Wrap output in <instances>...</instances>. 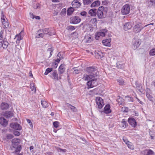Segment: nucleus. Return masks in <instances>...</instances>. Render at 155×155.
I'll use <instances>...</instances> for the list:
<instances>
[{"label": "nucleus", "mask_w": 155, "mask_h": 155, "mask_svg": "<svg viewBox=\"0 0 155 155\" xmlns=\"http://www.w3.org/2000/svg\"><path fill=\"white\" fill-rule=\"evenodd\" d=\"M97 75L96 74H94L93 75L85 74L83 75L82 79L84 81H87V85L88 87V88H92L97 85Z\"/></svg>", "instance_id": "f257e3e1"}, {"label": "nucleus", "mask_w": 155, "mask_h": 155, "mask_svg": "<svg viewBox=\"0 0 155 155\" xmlns=\"http://www.w3.org/2000/svg\"><path fill=\"white\" fill-rule=\"evenodd\" d=\"M95 101L98 108L101 109L104 105V101L100 97H97L95 98Z\"/></svg>", "instance_id": "f03ea898"}, {"label": "nucleus", "mask_w": 155, "mask_h": 155, "mask_svg": "<svg viewBox=\"0 0 155 155\" xmlns=\"http://www.w3.org/2000/svg\"><path fill=\"white\" fill-rule=\"evenodd\" d=\"M1 22L4 28H8L9 27V23L6 18V16L4 14L3 12L2 13L1 17Z\"/></svg>", "instance_id": "7ed1b4c3"}, {"label": "nucleus", "mask_w": 155, "mask_h": 155, "mask_svg": "<svg viewBox=\"0 0 155 155\" xmlns=\"http://www.w3.org/2000/svg\"><path fill=\"white\" fill-rule=\"evenodd\" d=\"M130 7L128 4H126L124 5L121 9V13L123 15L128 14L130 12Z\"/></svg>", "instance_id": "20e7f679"}, {"label": "nucleus", "mask_w": 155, "mask_h": 155, "mask_svg": "<svg viewBox=\"0 0 155 155\" xmlns=\"http://www.w3.org/2000/svg\"><path fill=\"white\" fill-rule=\"evenodd\" d=\"M85 71L88 74V75H93L96 74L97 75L96 68L93 67H87L85 69Z\"/></svg>", "instance_id": "39448f33"}, {"label": "nucleus", "mask_w": 155, "mask_h": 155, "mask_svg": "<svg viewBox=\"0 0 155 155\" xmlns=\"http://www.w3.org/2000/svg\"><path fill=\"white\" fill-rule=\"evenodd\" d=\"M107 31L106 29H103L100 31L96 33L95 34V38L96 40H98L100 37H104Z\"/></svg>", "instance_id": "423d86ee"}, {"label": "nucleus", "mask_w": 155, "mask_h": 155, "mask_svg": "<svg viewBox=\"0 0 155 155\" xmlns=\"http://www.w3.org/2000/svg\"><path fill=\"white\" fill-rule=\"evenodd\" d=\"M104 7L103 6L100 7L97 11V15L99 19H102L104 18L103 11Z\"/></svg>", "instance_id": "0eeeda50"}, {"label": "nucleus", "mask_w": 155, "mask_h": 155, "mask_svg": "<svg viewBox=\"0 0 155 155\" xmlns=\"http://www.w3.org/2000/svg\"><path fill=\"white\" fill-rule=\"evenodd\" d=\"M143 27H142L141 23L136 24L134 26L133 28V31L135 33H137L140 32L143 28Z\"/></svg>", "instance_id": "6e6552de"}, {"label": "nucleus", "mask_w": 155, "mask_h": 155, "mask_svg": "<svg viewBox=\"0 0 155 155\" xmlns=\"http://www.w3.org/2000/svg\"><path fill=\"white\" fill-rule=\"evenodd\" d=\"M81 21L80 18L78 16H74L71 18L70 19V23L72 24H76L79 23Z\"/></svg>", "instance_id": "1a4fd4ad"}, {"label": "nucleus", "mask_w": 155, "mask_h": 155, "mask_svg": "<svg viewBox=\"0 0 155 155\" xmlns=\"http://www.w3.org/2000/svg\"><path fill=\"white\" fill-rule=\"evenodd\" d=\"M10 126L12 128L16 130H21L22 129L21 127L17 123H12L10 124Z\"/></svg>", "instance_id": "9d476101"}, {"label": "nucleus", "mask_w": 155, "mask_h": 155, "mask_svg": "<svg viewBox=\"0 0 155 155\" xmlns=\"http://www.w3.org/2000/svg\"><path fill=\"white\" fill-rule=\"evenodd\" d=\"M97 22V18H92L90 21V24L92 28H96Z\"/></svg>", "instance_id": "9b49d317"}, {"label": "nucleus", "mask_w": 155, "mask_h": 155, "mask_svg": "<svg viewBox=\"0 0 155 155\" xmlns=\"http://www.w3.org/2000/svg\"><path fill=\"white\" fill-rule=\"evenodd\" d=\"M8 43L6 41L3 39H0V48L6 49L8 45Z\"/></svg>", "instance_id": "f8f14e48"}, {"label": "nucleus", "mask_w": 155, "mask_h": 155, "mask_svg": "<svg viewBox=\"0 0 155 155\" xmlns=\"http://www.w3.org/2000/svg\"><path fill=\"white\" fill-rule=\"evenodd\" d=\"M129 124L132 127H135L137 126V122L135 119L133 117L130 118L128 119Z\"/></svg>", "instance_id": "ddd939ff"}, {"label": "nucleus", "mask_w": 155, "mask_h": 155, "mask_svg": "<svg viewBox=\"0 0 155 155\" xmlns=\"http://www.w3.org/2000/svg\"><path fill=\"white\" fill-rule=\"evenodd\" d=\"M20 140L18 138H15L12 140V146L14 148H16L17 146L19 145Z\"/></svg>", "instance_id": "4468645a"}, {"label": "nucleus", "mask_w": 155, "mask_h": 155, "mask_svg": "<svg viewBox=\"0 0 155 155\" xmlns=\"http://www.w3.org/2000/svg\"><path fill=\"white\" fill-rule=\"evenodd\" d=\"M93 39V38L91 35L87 34L85 35L84 40V42L89 43L91 42Z\"/></svg>", "instance_id": "2eb2a0df"}, {"label": "nucleus", "mask_w": 155, "mask_h": 155, "mask_svg": "<svg viewBox=\"0 0 155 155\" xmlns=\"http://www.w3.org/2000/svg\"><path fill=\"white\" fill-rule=\"evenodd\" d=\"M71 5L74 8H78L80 6L81 3L77 0H74L71 3Z\"/></svg>", "instance_id": "dca6fc26"}, {"label": "nucleus", "mask_w": 155, "mask_h": 155, "mask_svg": "<svg viewBox=\"0 0 155 155\" xmlns=\"http://www.w3.org/2000/svg\"><path fill=\"white\" fill-rule=\"evenodd\" d=\"M0 124L2 126L5 127L8 124V121L4 118L2 117H0Z\"/></svg>", "instance_id": "f3484780"}, {"label": "nucleus", "mask_w": 155, "mask_h": 155, "mask_svg": "<svg viewBox=\"0 0 155 155\" xmlns=\"http://www.w3.org/2000/svg\"><path fill=\"white\" fill-rule=\"evenodd\" d=\"M103 112L106 114H109L111 112L110 106L109 104L106 105L104 107Z\"/></svg>", "instance_id": "a211bd4d"}, {"label": "nucleus", "mask_w": 155, "mask_h": 155, "mask_svg": "<svg viewBox=\"0 0 155 155\" xmlns=\"http://www.w3.org/2000/svg\"><path fill=\"white\" fill-rule=\"evenodd\" d=\"M97 10L96 8H92L89 10L88 13L90 16L94 17L97 15Z\"/></svg>", "instance_id": "6ab92c4d"}, {"label": "nucleus", "mask_w": 155, "mask_h": 155, "mask_svg": "<svg viewBox=\"0 0 155 155\" xmlns=\"http://www.w3.org/2000/svg\"><path fill=\"white\" fill-rule=\"evenodd\" d=\"M150 91V90L149 89H147L146 91V96L149 100L150 101L153 102V101L154 100V99L153 96L151 95L148 92V91Z\"/></svg>", "instance_id": "aec40b11"}, {"label": "nucleus", "mask_w": 155, "mask_h": 155, "mask_svg": "<svg viewBox=\"0 0 155 155\" xmlns=\"http://www.w3.org/2000/svg\"><path fill=\"white\" fill-rule=\"evenodd\" d=\"M40 31H42L43 34H44V35L47 34H48L49 36L51 35V34L50 32V31L49 30V29L48 28H45L42 30H40L38 31L39 32Z\"/></svg>", "instance_id": "412c9836"}, {"label": "nucleus", "mask_w": 155, "mask_h": 155, "mask_svg": "<svg viewBox=\"0 0 155 155\" xmlns=\"http://www.w3.org/2000/svg\"><path fill=\"white\" fill-rule=\"evenodd\" d=\"M111 41L110 39H108L103 40L102 42L104 45L107 46H110Z\"/></svg>", "instance_id": "4be33fe9"}, {"label": "nucleus", "mask_w": 155, "mask_h": 155, "mask_svg": "<svg viewBox=\"0 0 155 155\" xmlns=\"http://www.w3.org/2000/svg\"><path fill=\"white\" fill-rule=\"evenodd\" d=\"M132 27L131 23L130 22L126 23L124 26V29L125 31H127L130 29Z\"/></svg>", "instance_id": "5701e85b"}, {"label": "nucleus", "mask_w": 155, "mask_h": 155, "mask_svg": "<svg viewBox=\"0 0 155 155\" xmlns=\"http://www.w3.org/2000/svg\"><path fill=\"white\" fill-rule=\"evenodd\" d=\"M9 104L6 103L2 102L1 104V108L2 110H6L8 108Z\"/></svg>", "instance_id": "b1692460"}, {"label": "nucleus", "mask_w": 155, "mask_h": 155, "mask_svg": "<svg viewBox=\"0 0 155 155\" xmlns=\"http://www.w3.org/2000/svg\"><path fill=\"white\" fill-rule=\"evenodd\" d=\"M100 2L99 0H97L92 3L91 5V8L98 7L100 5Z\"/></svg>", "instance_id": "393cba45"}, {"label": "nucleus", "mask_w": 155, "mask_h": 155, "mask_svg": "<svg viewBox=\"0 0 155 155\" xmlns=\"http://www.w3.org/2000/svg\"><path fill=\"white\" fill-rule=\"evenodd\" d=\"M4 115L6 118H9L13 117V114L12 111H8L5 112Z\"/></svg>", "instance_id": "a878e982"}, {"label": "nucleus", "mask_w": 155, "mask_h": 155, "mask_svg": "<svg viewBox=\"0 0 155 155\" xmlns=\"http://www.w3.org/2000/svg\"><path fill=\"white\" fill-rule=\"evenodd\" d=\"M58 70L60 74H63L65 70L64 65V64H61L59 66Z\"/></svg>", "instance_id": "bb28decb"}, {"label": "nucleus", "mask_w": 155, "mask_h": 155, "mask_svg": "<svg viewBox=\"0 0 155 155\" xmlns=\"http://www.w3.org/2000/svg\"><path fill=\"white\" fill-rule=\"evenodd\" d=\"M52 78L55 81H58V74L56 72L54 71L52 74Z\"/></svg>", "instance_id": "cd10ccee"}, {"label": "nucleus", "mask_w": 155, "mask_h": 155, "mask_svg": "<svg viewBox=\"0 0 155 155\" xmlns=\"http://www.w3.org/2000/svg\"><path fill=\"white\" fill-rule=\"evenodd\" d=\"M74 11V8L73 7H70L69 8L67 11V14L68 15H71Z\"/></svg>", "instance_id": "c85d7f7f"}, {"label": "nucleus", "mask_w": 155, "mask_h": 155, "mask_svg": "<svg viewBox=\"0 0 155 155\" xmlns=\"http://www.w3.org/2000/svg\"><path fill=\"white\" fill-rule=\"evenodd\" d=\"M41 104L43 107L45 108L48 106V102L44 100L41 101Z\"/></svg>", "instance_id": "c756f323"}, {"label": "nucleus", "mask_w": 155, "mask_h": 155, "mask_svg": "<svg viewBox=\"0 0 155 155\" xmlns=\"http://www.w3.org/2000/svg\"><path fill=\"white\" fill-rule=\"evenodd\" d=\"M117 101L119 105L123 104L124 103V100L122 97H119L117 99Z\"/></svg>", "instance_id": "7c9ffc66"}, {"label": "nucleus", "mask_w": 155, "mask_h": 155, "mask_svg": "<svg viewBox=\"0 0 155 155\" xmlns=\"http://www.w3.org/2000/svg\"><path fill=\"white\" fill-rule=\"evenodd\" d=\"M96 57L97 59H101L104 56L103 54L101 52L97 53L95 54Z\"/></svg>", "instance_id": "2f4dec72"}, {"label": "nucleus", "mask_w": 155, "mask_h": 155, "mask_svg": "<svg viewBox=\"0 0 155 155\" xmlns=\"http://www.w3.org/2000/svg\"><path fill=\"white\" fill-rule=\"evenodd\" d=\"M121 127L123 128H125L127 125V123L126 121H125L124 119H123L122 121L121 122Z\"/></svg>", "instance_id": "473e14b6"}, {"label": "nucleus", "mask_w": 155, "mask_h": 155, "mask_svg": "<svg viewBox=\"0 0 155 155\" xmlns=\"http://www.w3.org/2000/svg\"><path fill=\"white\" fill-rule=\"evenodd\" d=\"M94 0H83V3L84 5H88L91 3Z\"/></svg>", "instance_id": "72a5a7b5"}, {"label": "nucleus", "mask_w": 155, "mask_h": 155, "mask_svg": "<svg viewBox=\"0 0 155 155\" xmlns=\"http://www.w3.org/2000/svg\"><path fill=\"white\" fill-rule=\"evenodd\" d=\"M16 149L15 150V153L19 152H20L21 149V145H18L17 146L16 148H15Z\"/></svg>", "instance_id": "f704fd0d"}, {"label": "nucleus", "mask_w": 155, "mask_h": 155, "mask_svg": "<svg viewBox=\"0 0 155 155\" xmlns=\"http://www.w3.org/2000/svg\"><path fill=\"white\" fill-rule=\"evenodd\" d=\"M117 81L120 85H123L124 83V80L123 79L121 78H120L117 80Z\"/></svg>", "instance_id": "c9c22d12"}, {"label": "nucleus", "mask_w": 155, "mask_h": 155, "mask_svg": "<svg viewBox=\"0 0 155 155\" xmlns=\"http://www.w3.org/2000/svg\"><path fill=\"white\" fill-rule=\"evenodd\" d=\"M128 143L127 144L128 147L131 150H134V147L133 143L130 142Z\"/></svg>", "instance_id": "e433bc0d"}, {"label": "nucleus", "mask_w": 155, "mask_h": 155, "mask_svg": "<svg viewBox=\"0 0 155 155\" xmlns=\"http://www.w3.org/2000/svg\"><path fill=\"white\" fill-rule=\"evenodd\" d=\"M60 123L58 121H54L53 122V125L55 128H57L59 126Z\"/></svg>", "instance_id": "4c0bfd02"}, {"label": "nucleus", "mask_w": 155, "mask_h": 155, "mask_svg": "<svg viewBox=\"0 0 155 155\" xmlns=\"http://www.w3.org/2000/svg\"><path fill=\"white\" fill-rule=\"evenodd\" d=\"M149 54L150 56L155 55V48L151 49L149 51Z\"/></svg>", "instance_id": "58836bf2"}, {"label": "nucleus", "mask_w": 155, "mask_h": 155, "mask_svg": "<svg viewBox=\"0 0 155 155\" xmlns=\"http://www.w3.org/2000/svg\"><path fill=\"white\" fill-rule=\"evenodd\" d=\"M52 70V68H47L45 70V71L44 73V74L45 75H47L48 74L51 72Z\"/></svg>", "instance_id": "ea45409f"}, {"label": "nucleus", "mask_w": 155, "mask_h": 155, "mask_svg": "<svg viewBox=\"0 0 155 155\" xmlns=\"http://www.w3.org/2000/svg\"><path fill=\"white\" fill-rule=\"evenodd\" d=\"M15 38H17L18 41H20L22 39L21 35V33H19L18 34L16 35L15 36Z\"/></svg>", "instance_id": "a19ab883"}, {"label": "nucleus", "mask_w": 155, "mask_h": 155, "mask_svg": "<svg viewBox=\"0 0 155 155\" xmlns=\"http://www.w3.org/2000/svg\"><path fill=\"white\" fill-rule=\"evenodd\" d=\"M121 111L124 113L127 112L128 111V108L125 107H123L121 108Z\"/></svg>", "instance_id": "79ce46f5"}, {"label": "nucleus", "mask_w": 155, "mask_h": 155, "mask_svg": "<svg viewBox=\"0 0 155 155\" xmlns=\"http://www.w3.org/2000/svg\"><path fill=\"white\" fill-rule=\"evenodd\" d=\"M66 12V8L63 9L61 12V14L63 15H65Z\"/></svg>", "instance_id": "37998d69"}, {"label": "nucleus", "mask_w": 155, "mask_h": 155, "mask_svg": "<svg viewBox=\"0 0 155 155\" xmlns=\"http://www.w3.org/2000/svg\"><path fill=\"white\" fill-rule=\"evenodd\" d=\"M13 134L16 136H18L21 134L18 131H14Z\"/></svg>", "instance_id": "c03bdc74"}, {"label": "nucleus", "mask_w": 155, "mask_h": 155, "mask_svg": "<svg viewBox=\"0 0 155 155\" xmlns=\"http://www.w3.org/2000/svg\"><path fill=\"white\" fill-rule=\"evenodd\" d=\"M26 120H27L28 123L29 124L30 126L31 127H33V126L32 123L31 122V120L28 119H27Z\"/></svg>", "instance_id": "a18cd8bd"}, {"label": "nucleus", "mask_w": 155, "mask_h": 155, "mask_svg": "<svg viewBox=\"0 0 155 155\" xmlns=\"http://www.w3.org/2000/svg\"><path fill=\"white\" fill-rule=\"evenodd\" d=\"M71 106L70 108L71 110H72L74 112H76L77 111V109L75 107L73 106L70 105Z\"/></svg>", "instance_id": "49530a36"}, {"label": "nucleus", "mask_w": 155, "mask_h": 155, "mask_svg": "<svg viewBox=\"0 0 155 155\" xmlns=\"http://www.w3.org/2000/svg\"><path fill=\"white\" fill-rule=\"evenodd\" d=\"M31 16V17L33 19H34L35 18L36 19L38 20H39L40 19V17L39 16H36L35 17L34 15L33 14H32Z\"/></svg>", "instance_id": "de8ad7c7"}, {"label": "nucleus", "mask_w": 155, "mask_h": 155, "mask_svg": "<svg viewBox=\"0 0 155 155\" xmlns=\"http://www.w3.org/2000/svg\"><path fill=\"white\" fill-rule=\"evenodd\" d=\"M80 14L82 16L86 17L87 15V12L85 11H83L81 12Z\"/></svg>", "instance_id": "09e8293b"}, {"label": "nucleus", "mask_w": 155, "mask_h": 155, "mask_svg": "<svg viewBox=\"0 0 155 155\" xmlns=\"http://www.w3.org/2000/svg\"><path fill=\"white\" fill-rule=\"evenodd\" d=\"M14 137V136L12 134H8L7 135V137L8 139H10Z\"/></svg>", "instance_id": "8fccbe9b"}, {"label": "nucleus", "mask_w": 155, "mask_h": 155, "mask_svg": "<svg viewBox=\"0 0 155 155\" xmlns=\"http://www.w3.org/2000/svg\"><path fill=\"white\" fill-rule=\"evenodd\" d=\"M30 86V88L31 89L32 91H33L34 90L35 91H36V88L35 87L33 84H31Z\"/></svg>", "instance_id": "3c124183"}, {"label": "nucleus", "mask_w": 155, "mask_h": 155, "mask_svg": "<svg viewBox=\"0 0 155 155\" xmlns=\"http://www.w3.org/2000/svg\"><path fill=\"white\" fill-rule=\"evenodd\" d=\"M123 141L127 145L128 143H129L130 141H129L127 139H126V138L124 137H123Z\"/></svg>", "instance_id": "603ef678"}, {"label": "nucleus", "mask_w": 155, "mask_h": 155, "mask_svg": "<svg viewBox=\"0 0 155 155\" xmlns=\"http://www.w3.org/2000/svg\"><path fill=\"white\" fill-rule=\"evenodd\" d=\"M44 34L42 33L39 34L38 35H37V38H39L40 37L43 38L44 36Z\"/></svg>", "instance_id": "864d4df0"}, {"label": "nucleus", "mask_w": 155, "mask_h": 155, "mask_svg": "<svg viewBox=\"0 0 155 155\" xmlns=\"http://www.w3.org/2000/svg\"><path fill=\"white\" fill-rule=\"evenodd\" d=\"M53 50L52 47L51 48H49L48 50V51H50L51 56L52 55L51 53L53 52Z\"/></svg>", "instance_id": "5fc2aeb1"}, {"label": "nucleus", "mask_w": 155, "mask_h": 155, "mask_svg": "<svg viewBox=\"0 0 155 155\" xmlns=\"http://www.w3.org/2000/svg\"><path fill=\"white\" fill-rule=\"evenodd\" d=\"M80 70L78 69L75 70L73 71V74H79Z\"/></svg>", "instance_id": "6e6d98bb"}, {"label": "nucleus", "mask_w": 155, "mask_h": 155, "mask_svg": "<svg viewBox=\"0 0 155 155\" xmlns=\"http://www.w3.org/2000/svg\"><path fill=\"white\" fill-rule=\"evenodd\" d=\"M52 65L55 68H57L58 64L54 62L52 63Z\"/></svg>", "instance_id": "4d7b16f0"}, {"label": "nucleus", "mask_w": 155, "mask_h": 155, "mask_svg": "<svg viewBox=\"0 0 155 155\" xmlns=\"http://www.w3.org/2000/svg\"><path fill=\"white\" fill-rule=\"evenodd\" d=\"M69 29L71 30L72 31L75 29V28L74 26L71 25L69 26Z\"/></svg>", "instance_id": "13d9d810"}, {"label": "nucleus", "mask_w": 155, "mask_h": 155, "mask_svg": "<svg viewBox=\"0 0 155 155\" xmlns=\"http://www.w3.org/2000/svg\"><path fill=\"white\" fill-rule=\"evenodd\" d=\"M102 4L103 5H106L108 4V2L107 1L104 0V1H102Z\"/></svg>", "instance_id": "bf43d9fd"}, {"label": "nucleus", "mask_w": 155, "mask_h": 155, "mask_svg": "<svg viewBox=\"0 0 155 155\" xmlns=\"http://www.w3.org/2000/svg\"><path fill=\"white\" fill-rule=\"evenodd\" d=\"M136 99L140 103V104H143V103L142 102V101H141L138 98L136 97Z\"/></svg>", "instance_id": "052dcab7"}, {"label": "nucleus", "mask_w": 155, "mask_h": 155, "mask_svg": "<svg viewBox=\"0 0 155 155\" xmlns=\"http://www.w3.org/2000/svg\"><path fill=\"white\" fill-rule=\"evenodd\" d=\"M2 32L1 31L0 32V39H3V38H2Z\"/></svg>", "instance_id": "680f3d73"}, {"label": "nucleus", "mask_w": 155, "mask_h": 155, "mask_svg": "<svg viewBox=\"0 0 155 155\" xmlns=\"http://www.w3.org/2000/svg\"><path fill=\"white\" fill-rule=\"evenodd\" d=\"M61 59L62 58H58L57 59L55 60V61L56 62L58 63H59L60 62V60H61Z\"/></svg>", "instance_id": "e2e57ef3"}, {"label": "nucleus", "mask_w": 155, "mask_h": 155, "mask_svg": "<svg viewBox=\"0 0 155 155\" xmlns=\"http://www.w3.org/2000/svg\"><path fill=\"white\" fill-rule=\"evenodd\" d=\"M60 150L62 152H65L66 151V150L65 149H60Z\"/></svg>", "instance_id": "0e129e2a"}, {"label": "nucleus", "mask_w": 155, "mask_h": 155, "mask_svg": "<svg viewBox=\"0 0 155 155\" xmlns=\"http://www.w3.org/2000/svg\"><path fill=\"white\" fill-rule=\"evenodd\" d=\"M29 76L30 77H32L33 76V75H32V74L31 73V71L30 72H29Z\"/></svg>", "instance_id": "69168bd1"}, {"label": "nucleus", "mask_w": 155, "mask_h": 155, "mask_svg": "<svg viewBox=\"0 0 155 155\" xmlns=\"http://www.w3.org/2000/svg\"><path fill=\"white\" fill-rule=\"evenodd\" d=\"M53 2H59V0H52Z\"/></svg>", "instance_id": "338daca9"}, {"label": "nucleus", "mask_w": 155, "mask_h": 155, "mask_svg": "<svg viewBox=\"0 0 155 155\" xmlns=\"http://www.w3.org/2000/svg\"><path fill=\"white\" fill-rule=\"evenodd\" d=\"M33 147H32V146H31L30 147V150H31L32 149H33Z\"/></svg>", "instance_id": "774afa93"}]
</instances>
